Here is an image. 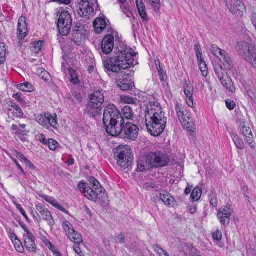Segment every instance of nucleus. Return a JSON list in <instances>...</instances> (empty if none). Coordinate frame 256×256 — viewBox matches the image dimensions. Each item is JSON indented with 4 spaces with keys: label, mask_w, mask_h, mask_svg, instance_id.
Returning <instances> with one entry per match:
<instances>
[{
    "label": "nucleus",
    "mask_w": 256,
    "mask_h": 256,
    "mask_svg": "<svg viewBox=\"0 0 256 256\" xmlns=\"http://www.w3.org/2000/svg\"><path fill=\"white\" fill-rule=\"evenodd\" d=\"M209 200L210 202V204L213 207H216L218 204V198L216 194L214 192H212L209 195Z\"/></svg>",
    "instance_id": "a19ab883"
},
{
    "label": "nucleus",
    "mask_w": 256,
    "mask_h": 256,
    "mask_svg": "<svg viewBox=\"0 0 256 256\" xmlns=\"http://www.w3.org/2000/svg\"><path fill=\"white\" fill-rule=\"evenodd\" d=\"M94 27L96 32L99 34L106 28V22L104 19L97 18L94 22Z\"/></svg>",
    "instance_id": "393cba45"
},
{
    "label": "nucleus",
    "mask_w": 256,
    "mask_h": 256,
    "mask_svg": "<svg viewBox=\"0 0 256 256\" xmlns=\"http://www.w3.org/2000/svg\"><path fill=\"white\" fill-rule=\"evenodd\" d=\"M78 188L88 200L94 202L98 201L104 206L108 204V198L106 194V190L104 188L94 190L88 184L84 182H80L78 184Z\"/></svg>",
    "instance_id": "39448f33"
},
{
    "label": "nucleus",
    "mask_w": 256,
    "mask_h": 256,
    "mask_svg": "<svg viewBox=\"0 0 256 256\" xmlns=\"http://www.w3.org/2000/svg\"><path fill=\"white\" fill-rule=\"evenodd\" d=\"M63 227L65 231L67 232L68 236L72 234V232H74V229L72 225L68 222H64L63 223Z\"/></svg>",
    "instance_id": "ea45409f"
},
{
    "label": "nucleus",
    "mask_w": 256,
    "mask_h": 256,
    "mask_svg": "<svg viewBox=\"0 0 256 256\" xmlns=\"http://www.w3.org/2000/svg\"><path fill=\"white\" fill-rule=\"evenodd\" d=\"M46 113L44 112V114H36L34 118L36 120L41 126L47 128L48 126V120L46 119Z\"/></svg>",
    "instance_id": "cd10ccee"
},
{
    "label": "nucleus",
    "mask_w": 256,
    "mask_h": 256,
    "mask_svg": "<svg viewBox=\"0 0 256 256\" xmlns=\"http://www.w3.org/2000/svg\"><path fill=\"white\" fill-rule=\"evenodd\" d=\"M202 196V190L200 188H194L191 194L190 197L194 201L198 200Z\"/></svg>",
    "instance_id": "e433bc0d"
},
{
    "label": "nucleus",
    "mask_w": 256,
    "mask_h": 256,
    "mask_svg": "<svg viewBox=\"0 0 256 256\" xmlns=\"http://www.w3.org/2000/svg\"><path fill=\"white\" fill-rule=\"evenodd\" d=\"M246 138V142L249 144L250 147L252 149L256 148V145L254 142V136L252 134L250 135H248V136H244Z\"/></svg>",
    "instance_id": "79ce46f5"
},
{
    "label": "nucleus",
    "mask_w": 256,
    "mask_h": 256,
    "mask_svg": "<svg viewBox=\"0 0 256 256\" xmlns=\"http://www.w3.org/2000/svg\"><path fill=\"white\" fill-rule=\"evenodd\" d=\"M24 246L30 252H36L37 246L35 242V237L32 233L24 236Z\"/></svg>",
    "instance_id": "a211bd4d"
},
{
    "label": "nucleus",
    "mask_w": 256,
    "mask_h": 256,
    "mask_svg": "<svg viewBox=\"0 0 256 256\" xmlns=\"http://www.w3.org/2000/svg\"><path fill=\"white\" fill-rule=\"evenodd\" d=\"M114 156L116 158L118 164L122 168H128L132 164V153L130 148L128 146H120L114 152Z\"/></svg>",
    "instance_id": "6e6552de"
},
{
    "label": "nucleus",
    "mask_w": 256,
    "mask_h": 256,
    "mask_svg": "<svg viewBox=\"0 0 256 256\" xmlns=\"http://www.w3.org/2000/svg\"><path fill=\"white\" fill-rule=\"evenodd\" d=\"M17 88L22 91L28 92H32L34 89L32 86L27 82L18 84Z\"/></svg>",
    "instance_id": "72a5a7b5"
},
{
    "label": "nucleus",
    "mask_w": 256,
    "mask_h": 256,
    "mask_svg": "<svg viewBox=\"0 0 256 256\" xmlns=\"http://www.w3.org/2000/svg\"><path fill=\"white\" fill-rule=\"evenodd\" d=\"M248 188L247 186H242V192H243V194L244 195V196L246 197V198H248V202H250V201H251V198L248 196V194H247V192H248Z\"/></svg>",
    "instance_id": "680f3d73"
},
{
    "label": "nucleus",
    "mask_w": 256,
    "mask_h": 256,
    "mask_svg": "<svg viewBox=\"0 0 256 256\" xmlns=\"http://www.w3.org/2000/svg\"><path fill=\"white\" fill-rule=\"evenodd\" d=\"M40 196L42 198H43L46 202H48L52 204V202L53 200H54V198L50 196H47V195H45V194H40Z\"/></svg>",
    "instance_id": "052dcab7"
},
{
    "label": "nucleus",
    "mask_w": 256,
    "mask_h": 256,
    "mask_svg": "<svg viewBox=\"0 0 256 256\" xmlns=\"http://www.w3.org/2000/svg\"><path fill=\"white\" fill-rule=\"evenodd\" d=\"M246 60L248 62L254 67L256 68V47L254 50L251 53L250 56Z\"/></svg>",
    "instance_id": "58836bf2"
},
{
    "label": "nucleus",
    "mask_w": 256,
    "mask_h": 256,
    "mask_svg": "<svg viewBox=\"0 0 256 256\" xmlns=\"http://www.w3.org/2000/svg\"><path fill=\"white\" fill-rule=\"evenodd\" d=\"M152 6L154 8L156 12L159 11L160 8V0H148Z\"/></svg>",
    "instance_id": "49530a36"
},
{
    "label": "nucleus",
    "mask_w": 256,
    "mask_h": 256,
    "mask_svg": "<svg viewBox=\"0 0 256 256\" xmlns=\"http://www.w3.org/2000/svg\"><path fill=\"white\" fill-rule=\"evenodd\" d=\"M36 209L42 215L43 220L48 222L49 226H52L54 224L55 222L50 212L42 204H38L36 206Z\"/></svg>",
    "instance_id": "2eb2a0df"
},
{
    "label": "nucleus",
    "mask_w": 256,
    "mask_h": 256,
    "mask_svg": "<svg viewBox=\"0 0 256 256\" xmlns=\"http://www.w3.org/2000/svg\"><path fill=\"white\" fill-rule=\"evenodd\" d=\"M134 74L133 72L130 73L119 76L116 79V84L122 91H128L132 90V83L130 79L128 78L129 76H132Z\"/></svg>",
    "instance_id": "9b49d317"
},
{
    "label": "nucleus",
    "mask_w": 256,
    "mask_h": 256,
    "mask_svg": "<svg viewBox=\"0 0 256 256\" xmlns=\"http://www.w3.org/2000/svg\"><path fill=\"white\" fill-rule=\"evenodd\" d=\"M21 28L23 30H28L26 18L24 16H22L18 20V28Z\"/></svg>",
    "instance_id": "4c0bfd02"
},
{
    "label": "nucleus",
    "mask_w": 256,
    "mask_h": 256,
    "mask_svg": "<svg viewBox=\"0 0 256 256\" xmlns=\"http://www.w3.org/2000/svg\"><path fill=\"white\" fill-rule=\"evenodd\" d=\"M176 111L184 128L188 131H192L194 124L190 112L180 104H176Z\"/></svg>",
    "instance_id": "1a4fd4ad"
},
{
    "label": "nucleus",
    "mask_w": 256,
    "mask_h": 256,
    "mask_svg": "<svg viewBox=\"0 0 256 256\" xmlns=\"http://www.w3.org/2000/svg\"><path fill=\"white\" fill-rule=\"evenodd\" d=\"M145 121L148 130L152 136H157L164 132L167 118L158 102H150L148 104L145 112Z\"/></svg>",
    "instance_id": "f257e3e1"
},
{
    "label": "nucleus",
    "mask_w": 256,
    "mask_h": 256,
    "mask_svg": "<svg viewBox=\"0 0 256 256\" xmlns=\"http://www.w3.org/2000/svg\"><path fill=\"white\" fill-rule=\"evenodd\" d=\"M212 238L214 240L220 241L222 238V232L219 230H216L212 233Z\"/></svg>",
    "instance_id": "6e6d98bb"
},
{
    "label": "nucleus",
    "mask_w": 256,
    "mask_h": 256,
    "mask_svg": "<svg viewBox=\"0 0 256 256\" xmlns=\"http://www.w3.org/2000/svg\"><path fill=\"white\" fill-rule=\"evenodd\" d=\"M132 51L130 48L120 51L115 56L111 58L109 62H104V68L110 72L117 73L122 69L127 70L131 66L134 67L133 58L136 56V53Z\"/></svg>",
    "instance_id": "f03ea898"
},
{
    "label": "nucleus",
    "mask_w": 256,
    "mask_h": 256,
    "mask_svg": "<svg viewBox=\"0 0 256 256\" xmlns=\"http://www.w3.org/2000/svg\"><path fill=\"white\" fill-rule=\"evenodd\" d=\"M90 184H92V188L94 190H100L102 188H98V186L100 185L99 182L93 176H91L90 178Z\"/></svg>",
    "instance_id": "37998d69"
},
{
    "label": "nucleus",
    "mask_w": 256,
    "mask_h": 256,
    "mask_svg": "<svg viewBox=\"0 0 256 256\" xmlns=\"http://www.w3.org/2000/svg\"><path fill=\"white\" fill-rule=\"evenodd\" d=\"M156 152L157 155L158 164L160 165V168L167 166L170 162V158L168 155L165 152L160 150H156Z\"/></svg>",
    "instance_id": "412c9836"
},
{
    "label": "nucleus",
    "mask_w": 256,
    "mask_h": 256,
    "mask_svg": "<svg viewBox=\"0 0 256 256\" xmlns=\"http://www.w3.org/2000/svg\"><path fill=\"white\" fill-rule=\"evenodd\" d=\"M31 213L34 218L36 219L38 223L41 222L42 218L36 212H34L33 210H32Z\"/></svg>",
    "instance_id": "e2e57ef3"
},
{
    "label": "nucleus",
    "mask_w": 256,
    "mask_h": 256,
    "mask_svg": "<svg viewBox=\"0 0 256 256\" xmlns=\"http://www.w3.org/2000/svg\"><path fill=\"white\" fill-rule=\"evenodd\" d=\"M13 243L14 244L16 250L18 252L22 253L24 252V248L22 242L19 240L13 241Z\"/></svg>",
    "instance_id": "c03bdc74"
},
{
    "label": "nucleus",
    "mask_w": 256,
    "mask_h": 256,
    "mask_svg": "<svg viewBox=\"0 0 256 256\" xmlns=\"http://www.w3.org/2000/svg\"><path fill=\"white\" fill-rule=\"evenodd\" d=\"M15 204L16 207V208L20 211V212L22 214V215L25 218L26 220L28 222H30V219H29L28 217L26 215L24 210L22 208L21 205L20 204Z\"/></svg>",
    "instance_id": "4d7b16f0"
},
{
    "label": "nucleus",
    "mask_w": 256,
    "mask_h": 256,
    "mask_svg": "<svg viewBox=\"0 0 256 256\" xmlns=\"http://www.w3.org/2000/svg\"><path fill=\"white\" fill-rule=\"evenodd\" d=\"M199 64L200 70L202 72V75L204 77H206L208 74L207 64L204 60H200V62H198Z\"/></svg>",
    "instance_id": "c9c22d12"
},
{
    "label": "nucleus",
    "mask_w": 256,
    "mask_h": 256,
    "mask_svg": "<svg viewBox=\"0 0 256 256\" xmlns=\"http://www.w3.org/2000/svg\"><path fill=\"white\" fill-rule=\"evenodd\" d=\"M26 125L25 124H19L18 128H20V134H25V133H28L29 132L28 130H26Z\"/></svg>",
    "instance_id": "0e129e2a"
},
{
    "label": "nucleus",
    "mask_w": 256,
    "mask_h": 256,
    "mask_svg": "<svg viewBox=\"0 0 256 256\" xmlns=\"http://www.w3.org/2000/svg\"><path fill=\"white\" fill-rule=\"evenodd\" d=\"M51 204L54 206L56 208L60 210L61 212H62L66 214H68L69 213L68 211L65 208H64L62 206H61L55 198L54 199Z\"/></svg>",
    "instance_id": "a18cd8bd"
},
{
    "label": "nucleus",
    "mask_w": 256,
    "mask_h": 256,
    "mask_svg": "<svg viewBox=\"0 0 256 256\" xmlns=\"http://www.w3.org/2000/svg\"><path fill=\"white\" fill-rule=\"evenodd\" d=\"M124 118L120 111L112 104L107 106L103 114V124L106 132L112 135L116 131L120 124L124 122Z\"/></svg>",
    "instance_id": "7ed1b4c3"
},
{
    "label": "nucleus",
    "mask_w": 256,
    "mask_h": 256,
    "mask_svg": "<svg viewBox=\"0 0 256 256\" xmlns=\"http://www.w3.org/2000/svg\"><path fill=\"white\" fill-rule=\"evenodd\" d=\"M14 115L17 118H21L24 116L22 110L18 106H15L14 111Z\"/></svg>",
    "instance_id": "864d4df0"
},
{
    "label": "nucleus",
    "mask_w": 256,
    "mask_h": 256,
    "mask_svg": "<svg viewBox=\"0 0 256 256\" xmlns=\"http://www.w3.org/2000/svg\"><path fill=\"white\" fill-rule=\"evenodd\" d=\"M184 92L187 98V104L189 106L192 107L193 103V94L194 92V88L192 84L189 82H186L184 84Z\"/></svg>",
    "instance_id": "aec40b11"
},
{
    "label": "nucleus",
    "mask_w": 256,
    "mask_h": 256,
    "mask_svg": "<svg viewBox=\"0 0 256 256\" xmlns=\"http://www.w3.org/2000/svg\"><path fill=\"white\" fill-rule=\"evenodd\" d=\"M22 96H23L22 92H18L12 95V97L14 98H16L18 102H20L22 105H24L26 104V102L24 101Z\"/></svg>",
    "instance_id": "603ef678"
},
{
    "label": "nucleus",
    "mask_w": 256,
    "mask_h": 256,
    "mask_svg": "<svg viewBox=\"0 0 256 256\" xmlns=\"http://www.w3.org/2000/svg\"><path fill=\"white\" fill-rule=\"evenodd\" d=\"M152 168L146 155L140 156L137 160V171L144 172Z\"/></svg>",
    "instance_id": "f3484780"
},
{
    "label": "nucleus",
    "mask_w": 256,
    "mask_h": 256,
    "mask_svg": "<svg viewBox=\"0 0 256 256\" xmlns=\"http://www.w3.org/2000/svg\"><path fill=\"white\" fill-rule=\"evenodd\" d=\"M102 91H96L89 96V100L84 110V114L90 118L97 119L102 112V106L104 102V96Z\"/></svg>",
    "instance_id": "20e7f679"
},
{
    "label": "nucleus",
    "mask_w": 256,
    "mask_h": 256,
    "mask_svg": "<svg viewBox=\"0 0 256 256\" xmlns=\"http://www.w3.org/2000/svg\"><path fill=\"white\" fill-rule=\"evenodd\" d=\"M136 4L138 13L144 22H147L148 20V18L146 11V7L142 0H136Z\"/></svg>",
    "instance_id": "5701e85b"
},
{
    "label": "nucleus",
    "mask_w": 256,
    "mask_h": 256,
    "mask_svg": "<svg viewBox=\"0 0 256 256\" xmlns=\"http://www.w3.org/2000/svg\"><path fill=\"white\" fill-rule=\"evenodd\" d=\"M232 139L236 146V148L240 150H242L244 147V144L242 139L240 138L237 134H232Z\"/></svg>",
    "instance_id": "c85d7f7f"
},
{
    "label": "nucleus",
    "mask_w": 256,
    "mask_h": 256,
    "mask_svg": "<svg viewBox=\"0 0 256 256\" xmlns=\"http://www.w3.org/2000/svg\"><path fill=\"white\" fill-rule=\"evenodd\" d=\"M214 68L216 74L220 81L222 86L231 92H234L235 88L232 84L230 78L221 65L214 64Z\"/></svg>",
    "instance_id": "9d476101"
},
{
    "label": "nucleus",
    "mask_w": 256,
    "mask_h": 256,
    "mask_svg": "<svg viewBox=\"0 0 256 256\" xmlns=\"http://www.w3.org/2000/svg\"><path fill=\"white\" fill-rule=\"evenodd\" d=\"M114 36L112 34L106 36L102 42L101 48L102 52L106 54H110L114 48Z\"/></svg>",
    "instance_id": "dca6fc26"
},
{
    "label": "nucleus",
    "mask_w": 256,
    "mask_h": 256,
    "mask_svg": "<svg viewBox=\"0 0 256 256\" xmlns=\"http://www.w3.org/2000/svg\"><path fill=\"white\" fill-rule=\"evenodd\" d=\"M232 4H226L230 12L238 16H242L244 10H245L244 6L240 0H233Z\"/></svg>",
    "instance_id": "4468645a"
},
{
    "label": "nucleus",
    "mask_w": 256,
    "mask_h": 256,
    "mask_svg": "<svg viewBox=\"0 0 256 256\" xmlns=\"http://www.w3.org/2000/svg\"><path fill=\"white\" fill-rule=\"evenodd\" d=\"M28 30H23L21 28H18L17 35L18 38L20 40H24L26 36Z\"/></svg>",
    "instance_id": "09e8293b"
},
{
    "label": "nucleus",
    "mask_w": 256,
    "mask_h": 256,
    "mask_svg": "<svg viewBox=\"0 0 256 256\" xmlns=\"http://www.w3.org/2000/svg\"><path fill=\"white\" fill-rule=\"evenodd\" d=\"M12 130L14 132V134H20V128H18V126L16 125V124H12Z\"/></svg>",
    "instance_id": "774afa93"
},
{
    "label": "nucleus",
    "mask_w": 256,
    "mask_h": 256,
    "mask_svg": "<svg viewBox=\"0 0 256 256\" xmlns=\"http://www.w3.org/2000/svg\"><path fill=\"white\" fill-rule=\"evenodd\" d=\"M122 116L126 119V120H132L134 116V112H133L132 108L129 106H125L122 109Z\"/></svg>",
    "instance_id": "bb28decb"
},
{
    "label": "nucleus",
    "mask_w": 256,
    "mask_h": 256,
    "mask_svg": "<svg viewBox=\"0 0 256 256\" xmlns=\"http://www.w3.org/2000/svg\"><path fill=\"white\" fill-rule=\"evenodd\" d=\"M136 100V99H134L130 96H126L124 100V102L128 104H134Z\"/></svg>",
    "instance_id": "69168bd1"
},
{
    "label": "nucleus",
    "mask_w": 256,
    "mask_h": 256,
    "mask_svg": "<svg viewBox=\"0 0 256 256\" xmlns=\"http://www.w3.org/2000/svg\"><path fill=\"white\" fill-rule=\"evenodd\" d=\"M85 20H80V21L76 23V31H81L84 30L86 25V24H85Z\"/></svg>",
    "instance_id": "8fccbe9b"
},
{
    "label": "nucleus",
    "mask_w": 256,
    "mask_h": 256,
    "mask_svg": "<svg viewBox=\"0 0 256 256\" xmlns=\"http://www.w3.org/2000/svg\"><path fill=\"white\" fill-rule=\"evenodd\" d=\"M226 107L230 110H232L234 108L236 107V103L234 101L230 100H228L226 101Z\"/></svg>",
    "instance_id": "bf43d9fd"
},
{
    "label": "nucleus",
    "mask_w": 256,
    "mask_h": 256,
    "mask_svg": "<svg viewBox=\"0 0 256 256\" xmlns=\"http://www.w3.org/2000/svg\"><path fill=\"white\" fill-rule=\"evenodd\" d=\"M57 16L58 18L56 24L60 34L62 36H67L72 24L71 15L67 10L61 8L58 10Z\"/></svg>",
    "instance_id": "0eeeda50"
},
{
    "label": "nucleus",
    "mask_w": 256,
    "mask_h": 256,
    "mask_svg": "<svg viewBox=\"0 0 256 256\" xmlns=\"http://www.w3.org/2000/svg\"><path fill=\"white\" fill-rule=\"evenodd\" d=\"M256 48V46L243 41L237 44L236 49L242 56L246 60L251 53Z\"/></svg>",
    "instance_id": "f8f14e48"
},
{
    "label": "nucleus",
    "mask_w": 256,
    "mask_h": 256,
    "mask_svg": "<svg viewBox=\"0 0 256 256\" xmlns=\"http://www.w3.org/2000/svg\"><path fill=\"white\" fill-rule=\"evenodd\" d=\"M42 78L46 82H48L49 80V79L50 78V76L49 75V74L46 72L44 71L42 72Z\"/></svg>",
    "instance_id": "338daca9"
},
{
    "label": "nucleus",
    "mask_w": 256,
    "mask_h": 256,
    "mask_svg": "<svg viewBox=\"0 0 256 256\" xmlns=\"http://www.w3.org/2000/svg\"><path fill=\"white\" fill-rule=\"evenodd\" d=\"M146 156L152 168H160V165L158 164V162L157 160V155L156 152H150Z\"/></svg>",
    "instance_id": "a878e982"
},
{
    "label": "nucleus",
    "mask_w": 256,
    "mask_h": 256,
    "mask_svg": "<svg viewBox=\"0 0 256 256\" xmlns=\"http://www.w3.org/2000/svg\"><path fill=\"white\" fill-rule=\"evenodd\" d=\"M94 10L92 8L86 5L85 7L82 6V8H80L78 10V15L82 18L88 19L91 13H92Z\"/></svg>",
    "instance_id": "b1692460"
},
{
    "label": "nucleus",
    "mask_w": 256,
    "mask_h": 256,
    "mask_svg": "<svg viewBox=\"0 0 256 256\" xmlns=\"http://www.w3.org/2000/svg\"><path fill=\"white\" fill-rule=\"evenodd\" d=\"M210 50L212 54L216 56H218V54H219L220 55V51L224 50H223L214 44H212L210 48Z\"/></svg>",
    "instance_id": "3c124183"
},
{
    "label": "nucleus",
    "mask_w": 256,
    "mask_h": 256,
    "mask_svg": "<svg viewBox=\"0 0 256 256\" xmlns=\"http://www.w3.org/2000/svg\"><path fill=\"white\" fill-rule=\"evenodd\" d=\"M68 72L70 75V81L74 84L80 82V80L78 76L77 72L73 69L68 68Z\"/></svg>",
    "instance_id": "473e14b6"
},
{
    "label": "nucleus",
    "mask_w": 256,
    "mask_h": 256,
    "mask_svg": "<svg viewBox=\"0 0 256 256\" xmlns=\"http://www.w3.org/2000/svg\"><path fill=\"white\" fill-rule=\"evenodd\" d=\"M46 119L48 120V126L47 128L49 127V126L53 127L54 128H56V126L57 125V121H56V115L54 114V116L51 115L48 113H46Z\"/></svg>",
    "instance_id": "c756f323"
},
{
    "label": "nucleus",
    "mask_w": 256,
    "mask_h": 256,
    "mask_svg": "<svg viewBox=\"0 0 256 256\" xmlns=\"http://www.w3.org/2000/svg\"><path fill=\"white\" fill-rule=\"evenodd\" d=\"M220 52L221 58H220V60L223 62V64L226 70H230L233 66L232 61L225 50L220 51Z\"/></svg>",
    "instance_id": "4be33fe9"
},
{
    "label": "nucleus",
    "mask_w": 256,
    "mask_h": 256,
    "mask_svg": "<svg viewBox=\"0 0 256 256\" xmlns=\"http://www.w3.org/2000/svg\"><path fill=\"white\" fill-rule=\"evenodd\" d=\"M159 197L166 206L174 207L176 205V201L175 198L166 191L162 190L160 192Z\"/></svg>",
    "instance_id": "6ab92c4d"
},
{
    "label": "nucleus",
    "mask_w": 256,
    "mask_h": 256,
    "mask_svg": "<svg viewBox=\"0 0 256 256\" xmlns=\"http://www.w3.org/2000/svg\"><path fill=\"white\" fill-rule=\"evenodd\" d=\"M233 210L230 206L221 207L218 213V218L220 224L224 226H228L230 222V218Z\"/></svg>",
    "instance_id": "ddd939ff"
},
{
    "label": "nucleus",
    "mask_w": 256,
    "mask_h": 256,
    "mask_svg": "<svg viewBox=\"0 0 256 256\" xmlns=\"http://www.w3.org/2000/svg\"><path fill=\"white\" fill-rule=\"evenodd\" d=\"M155 250L160 254L161 256H168V253L164 251L159 245L156 244L154 246Z\"/></svg>",
    "instance_id": "5fc2aeb1"
},
{
    "label": "nucleus",
    "mask_w": 256,
    "mask_h": 256,
    "mask_svg": "<svg viewBox=\"0 0 256 256\" xmlns=\"http://www.w3.org/2000/svg\"><path fill=\"white\" fill-rule=\"evenodd\" d=\"M48 148L52 150H54L59 146V144L54 139H49L48 140Z\"/></svg>",
    "instance_id": "de8ad7c7"
},
{
    "label": "nucleus",
    "mask_w": 256,
    "mask_h": 256,
    "mask_svg": "<svg viewBox=\"0 0 256 256\" xmlns=\"http://www.w3.org/2000/svg\"><path fill=\"white\" fill-rule=\"evenodd\" d=\"M118 126L116 131L111 136H120V138L128 140L134 141L138 136L139 128L138 126L132 122H126L124 120L123 122L118 125Z\"/></svg>",
    "instance_id": "423d86ee"
},
{
    "label": "nucleus",
    "mask_w": 256,
    "mask_h": 256,
    "mask_svg": "<svg viewBox=\"0 0 256 256\" xmlns=\"http://www.w3.org/2000/svg\"><path fill=\"white\" fill-rule=\"evenodd\" d=\"M44 45V42L40 40L38 42H34L32 44L30 50L34 53L38 52L41 50Z\"/></svg>",
    "instance_id": "f704fd0d"
},
{
    "label": "nucleus",
    "mask_w": 256,
    "mask_h": 256,
    "mask_svg": "<svg viewBox=\"0 0 256 256\" xmlns=\"http://www.w3.org/2000/svg\"><path fill=\"white\" fill-rule=\"evenodd\" d=\"M240 130L241 134L244 136H248V135L252 134L251 128L244 122L240 124Z\"/></svg>",
    "instance_id": "2f4dec72"
},
{
    "label": "nucleus",
    "mask_w": 256,
    "mask_h": 256,
    "mask_svg": "<svg viewBox=\"0 0 256 256\" xmlns=\"http://www.w3.org/2000/svg\"><path fill=\"white\" fill-rule=\"evenodd\" d=\"M68 238L72 241L78 245L82 242L81 235L75 230L74 232H72V234H71L68 236Z\"/></svg>",
    "instance_id": "7c9ffc66"
},
{
    "label": "nucleus",
    "mask_w": 256,
    "mask_h": 256,
    "mask_svg": "<svg viewBox=\"0 0 256 256\" xmlns=\"http://www.w3.org/2000/svg\"><path fill=\"white\" fill-rule=\"evenodd\" d=\"M13 154L14 156L18 158L20 160L23 162H25V161L28 159L25 156H24L22 154L20 153L18 151L14 150V151Z\"/></svg>",
    "instance_id": "13d9d810"
}]
</instances>
